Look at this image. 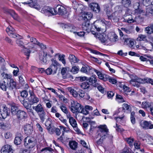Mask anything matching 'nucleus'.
I'll use <instances>...</instances> for the list:
<instances>
[{
	"instance_id": "f257e3e1",
	"label": "nucleus",
	"mask_w": 153,
	"mask_h": 153,
	"mask_svg": "<svg viewBox=\"0 0 153 153\" xmlns=\"http://www.w3.org/2000/svg\"><path fill=\"white\" fill-rule=\"evenodd\" d=\"M25 146L29 149L33 148L36 145L35 139L33 137H27L24 140Z\"/></svg>"
},
{
	"instance_id": "f03ea898",
	"label": "nucleus",
	"mask_w": 153,
	"mask_h": 153,
	"mask_svg": "<svg viewBox=\"0 0 153 153\" xmlns=\"http://www.w3.org/2000/svg\"><path fill=\"white\" fill-rule=\"evenodd\" d=\"M99 135L102 138L105 139L108 132V129L106 126L105 125H100L99 127Z\"/></svg>"
},
{
	"instance_id": "7ed1b4c3",
	"label": "nucleus",
	"mask_w": 153,
	"mask_h": 153,
	"mask_svg": "<svg viewBox=\"0 0 153 153\" xmlns=\"http://www.w3.org/2000/svg\"><path fill=\"white\" fill-rule=\"evenodd\" d=\"M54 13L55 15L58 14L60 15H65L67 13L66 9L63 6L60 5H58L55 9H54Z\"/></svg>"
},
{
	"instance_id": "20e7f679",
	"label": "nucleus",
	"mask_w": 153,
	"mask_h": 153,
	"mask_svg": "<svg viewBox=\"0 0 153 153\" xmlns=\"http://www.w3.org/2000/svg\"><path fill=\"white\" fill-rule=\"evenodd\" d=\"M6 31L8 35L11 37L13 38L18 37L19 39H22V37L19 34H17L15 32V30L11 26L7 27Z\"/></svg>"
},
{
	"instance_id": "39448f33",
	"label": "nucleus",
	"mask_w": 153,
	"mask_h": 153,
	"mask_svg": "<svg viewBox=\"0 0 153 153\" xmlns=\"http://www.w3.org/2000/svg\"><path fill=\"white\" fill-rule=\"evenodd\" d=\"M71 111L73 113H80L81 112L82 108L80 104L77 103L76 104H72L71 105Z\"/></svg>"
},
{
	"instance_id": "423d86ee",
	"label": "nucleus",
	"mask_w": 153,
	"mask_h": 153,
	"mask_svg": "<svg viewBox=\"0 0 153 153\" xmlns=\"http://www.w3.org/2000/svg\"><path fill=\"white\" fill-rule=\"evenodd\" d=\"M54 8H51L48 7H45L42 10L41 12L46 16H49L55 15V13H54Z\"/></svg>"
},
{
	"instance_id": "0eeeda50",
	"label": "nucleus",
	"mask_w": 153,
	"mask_h": 153,
	"mask_svg": "<svg viewBox=\"0 0 153 153\" xmlns=\"http://www.w3.org/2000/svg\"><path fill=\"white\" fill-rule=\"evenodd\" d=\"M30 96L28 98V101L31 105L37 103L39 102V99L36 96L34 93L32 91H30Z\"/></svg>"
},
{
	"instance_id": "6e6552de",
	"label": "nucleus",
	"mask_w": 153,
	"mask_h": 153,
	"mask_svg": "<svg viewBox=\"0 0 153 153\" xmlns=\"http://www.w3.org/2000/svg\"><path fill=\"white\" fill-rule=\"evenodd\" d=\"M6 83L7 85V89L11 91H14V90L16 89V82L13 79Z\"/></svg>"
},
{
	"instance_id": "1a4fd4ad",
	"label": "nucleus",
	"mask_w": 153,
	"mask_h": 153,
	"mask_svg": "<svg viewBox=\"0 0 153 153\" xmlns=\"http://www.w3.org/2000/svg\"><path fill=\"white\" fill-rule=\"evenodd\" d=\"M97 37L101 42L105 43V44H108L109 39L108 34L107 35L104 33H103L102 34L97 35Z\"/></svg>"
},
{
	"instance_id": "9d476101",
	"label": "nucleus",
	"mask_w": 153,
	"mask_h": 153,
	"mask_svg": "<svg viewBox=\"0 0 153 153\" xmlns=\"http://www.w3.org/2000/svg\"><path fill=\"white\" fill-rule=\"evenodd\" d=\"M39 59L41 61L42 64H47L48 62V60L47 59L46 56H50V54H48L46 52H43L42 53H39Z\"/></svg>"
},
{
	"instance_id": "9b49d317",
	"label": "nucleus",
	"mask_w": 153,
	"mask_h": 153,
	"mask_svg": "<svg viewBox=\"0 0 153 153\" xmlns=\"http://www.w3.org/2000/svg\"><path fill=\"white\" fill-rule=\"evenodd\" d=\"M51 61L52 64L50 67L53 71V74H54L56 73L58 67L59 66V64L56 60L52 59Z\"/></svg>"
},
{
	"instance_id": "f8f14e48",
	"label": "nucleus",
	"mask_w": 153,
	"mask_h": 153,
	"mask_svg": "<svg viewBox=\"0 0 153 153\" xmlns=\"http://www.w3.org/2000/svg\"><path fill=\"white\" fill-rule=\"evenodd\" d=\"M89 7L94 12L98 13L100 10V9L99 4L96 3H92L89 5Z\"/></svg>"
},
{
	"instance_id": "ddd939ff",
	"label": "nucleus",
	"mask_w": 153,
	"mask_h": 153,
	"mask_svg": "<svg viewBox=\"0 0 153 153\" xmlns=\"http://www.w3.org/2000/svg\"><path fill=\"white\" fill-rule=\"evenodd\" d=\"M82 25V27L83 30L88 32L90 31L91 28L89 21H84Z\"/></svg>"
},
{
	"instance_id": "4468645a",
	"label": "nucleus",
	"mask_w": 153,
	"mask_h": 153,
	"mask_svg": "<svg viewBox=\"0 0 153 153\" xmlns=\"http://www.w3.org/2000/svg\"><path fill=\"white\" fill-rule=\"evenodd\" d=\"M25 133L27 135L31 134L33 131V127L30 124H27L25 125L24 127Z\"/></svg>"
},
{
	"instance_id": "2eb2a0df",
	"label": "nucleus",
	"mask_w": 153,
	"mask_h": 153,
	"mask_svg": "<svg viewBox=\"0 0 153 153\" xmlns=\"http://www.w3.org/2000/svg\"><path fill=\"white\" fill-rule=\"evenodd\" d=\"M13 149L10 145H5L1 149V153H13Z\"/></svg>"
},
{
	"instance_id": "dca6fc26",
	"label": "nucleus",
	"mask_w": 153,
	"mask_h": 153,
	"mask_svg": "<svg viewBox=\"0 0 153 153\" xmlns=\"http://www.w3.org/2000/svg\"><path fill=\"white\" fill-rule=\"evenodd\" d=\"M16 115L17 117L19 120L25 119L27 117V114L26 112L22 110L17 111Z\"/></svg>"
},
{
	"instance_id": "f3484780",
	"label": "nucleus",
	"mask_w": 153,
	"mask_h": 153,
	"mask_svg": "<svg viewBox=\"0 0 153 153\" xmlns=\"http://www.w3.org/2000/svg\"><path fill=\"white\" fill-rule=\"evenodd\" d=\"M108 36L109 39V43L110 42H114L117 41L118 36L113 32H111L108 34Z\"/></svg>"
},
{
	"instance_id": "a211bd4d",
	"label": "nucleus",
	"mask_w": 153,
	"mask_h": 153,
	"mask_svg": "<svg viewBox=\"0 0 153 153\" xmlns=\"http://www.w3.org/2000/svg\"><path fill=\"white\" fill-rule=\"evenodd\" d=\"M141 126L143 128L145 129H152L153 128V125L150 122L145 121L141 124Z\"/></svg>"
},
{
	"instance_id": "6ab92c4d",
	"label": "nucleus",
	"mask_w": 153,
	"mask_h": 153,
	"mask_svg": "<svg viewBox=\"0 0 153 153\" xmlns=\"http://www.w3.org/2000/svg\"><path fill=\"white\" fill-rule=\"evenodd\" d=\"M110 19H109L112 20L114 22H117L119 20V16H118V12L116 11L111 14Z\"/></svg>"
},
{
	"instance_id": "aec40b11",
	"label": "nucleus",
	"mask_w": 153,
	"mask_h": 153,
	"mask_svg": "<svg viewBox=\"0 0 153 153\" xmlns=\"http://www.w3.org/2000/svg\"><path fill=\"white\" fill-rule=\"evenodd\" d=\"M25 1L23 2V4H28L30 7H33L36 9H38L39 7L36 3L33 1V0H25Z\"/></svg>"
},
{
	"instance_id": "412c9836",
	"label": "nucleus",
	"mask_w": 153,
	"mask_h": 153,
	"mask_svg": "<svg viewBox=\"0 0 153 153\" xmlns=\"http://www.w3.org/2000/svg\"><path fill=\"white\" fill-rule=\"evenodd\" d=\"M32 108L33 109L36 111L37 114L44 110L43 107L40 103L38 104L36 106H33Z\"/></svg>"
},
{
	"instance_id": "4be33fe9",
	"label": "nucleus",
	"mask_w": 153,
	"mask_h": 153,
	"mask_svg": "<svg viewBox=\"0 0 153 153\" xmlns=\"http://www.w3.org/2000/svg\"><path fill=\"white\" fill-rule=\"evenodd\" d=\"M2 76L3 77L4 79L3 81V83H6V82H7L8 81H10L11 78V76L10 74H5L4 72H3V74H2Z\"/></svg>"
},
{
	"instance_id": "5701e85b",
	"label": "nucleus",
	"mask_w": 153,
	"mask_h": 153,
	"mask_svg": "<svg viewBox=\"0 0 153 153\" xmlns=\"http://www.w3.org/2000/svg\"><path fill=\"white\" fill-rule=\"evenodd\" d=\"M39 118L42 122H43L46 119L47 117L46 113L45 111L38 113V114Z\"/></svg>"
},
{
	"instance_id": "b1692460",
	"label": "nucleus",
	"mask_w": 153,
	"mask_h": 153,
	"mask_svg": "<svg viewBox=\"0 0 153 153\" xmlns=\"http://www.w3.org/2000/svg\"><path fill=\"white\" fill-rule=\"evenodd\" d=\"M104 10L106 13L108 19H110L111 15V13L112 11V9L106 6L104 7Z\"/></svg>"
},
{
	"instance_id": "393cba45",
	"label": "nucleus",
	"mask_w": 153,
	"mask_h": 153,
	"mask_svg": "<svg viewBox=\"0 0 153 153\" xmlns=\"http://www.w3.org/2000/svg\"><path fill=\"white\" fill-rule=\"evenodd\" d=\"M19 100L26 108L28 107H31V104L30 103H29L27 101L25 100V99L20 97L19 98Z\"/></svg>"
},
{
	"instance_id": "a878e982",
	"label": "nucleus",
	"mask_w": 153,
	"mask_h": 153,
	"mask_svg": "<svg viewBox=\"0 0 153 153\" xmlns=\"http://www.w3.org/2000/svg\"><path fill=\"white\" fill-rule=\"evenodd\" d=\"M88 81L90 82L91 83L93 84H96L97 82H100L99 80H97V77L95 75H93L91 76L88 79Z\"/></svg>"
},
{
	"instance_id": "bb28decb",
	"label": "nucleus",
	"mask_w": 153,
	"mask_h": 153,
	"mask_svg": "<svg viewBox=\"0 0 153 153\" xmlns=\"http://www.w3.org/2000/svg\"><path fill=\"white\" fill-rule=\"evenodd\" d=\"M145 31L146 33L151 34L153 33V23L150 24L145 29Z\"/></svg>"
},
{
	"instance_id": "cd10ccee",
	"label": "nucleus",
	"mask_w": 153,
	"mask_h": 153,
	"mask_svg": "<svg viewBox=\"0 0 153 153\" xmlns=\"http://www.w3.org/2000/svg\"><path fill=\"white\" fill-rule=\"evenodd\" d=\"M124 20H123V21H124L128 23H131L133 22L134 21V20L132 18V16L131 15H128L125 16L124 18Z\"/></svg>"
},
{
	"instance_id": "c85d7f7f",
	"label": "nucleus",
	"mask_w": 153,
	"mask_h": 153,
	"mask_svg": "<svg viewBox=\"0 0 153 153\" xmlns=\"http://www.w3.org/2000/svg\"><path fill=\"white\" fill-rule=\"evenodd\" d=\"M93 16L92 14L89 12L86 13L83 17L84 21H89Z\"/></svg>"
},
{
	"instance_id": "c756f323",
	"label": "nucleus",
	"mask_w": 153,
	"mask_h": 153,
	"mask_svg": "<svg viewBox=\"0 0 153 153\" xmlns=\"http://www.w3.org/2000/svg\"><path fill=\"white\" fill-rule=\"evenodd\" d=\"M23 139V137L22 136H21V135H20L19 136H16L14 140V143L16 145L20 144Z\"/></svg>"
},
{
	"instance_id": "7c9ffc66",
	"label": "nucleus",
	"mask_w": 153,
	"mask_h": 153,
	"mask_svg": "<svg viewBox=\"0 0 153 153\" xmlns=\"http://www.w3.org/2000/svg\"><path fill=\"white\" fill-rule=\"evenodd\" d=\"M93 86L94 87H97L99 91L102 93L104 94V89L100 85V82H97V83H96V84H94Z\"/></svg>"
},
{
	"instance_id": "2f4dec72",
	"label": "nucleus",
	"mask_w": 153,
	"mask_h": 153,
	"mask_svg": "<svg viewBox=\"0 0 153 153\" xmlns=\"http://www.w3.org/2000/svg\"><path fill=\"white\" fill-rule=\"evenodd\" d=\"M69 117V122L71 125L73 127H76L77 126V124L76 120L73 117Z\"/></svg>"
},
{
	"instance_id": "473e14b6",
	"label": "nucleus",
	"mask_w": 153,
	"mask_h": 153,
	"mask_svg": "<svg viewBox=\"0 0 153 153\" xmlns=\"http://www.w3.org/2000/svg\"><path fill=\"white\" fill-rule=\"evenodd\" d=\"M23 48L22 49V51L27 56V59H28L29 58L30 54L31 52V51L28 50V48H25V47Z\"/></svg>"
},
{
	"instance_id": "72a5a7b5",
	"label": "nucleus",
	"mask_w": 153,
	"mask_h": 153,
	"mask_svg": "<svg viewBox=\"0 0 153 153\" xmlns=\"http://www.w3.org/2000/svg\"><path fill=\"white\" fill-rule=\"evenodd\" d=\"M81 87L83 89H91V88L90 87V85L89 82H86L82 83L81 85Z\"/></svg>"
},
{
	"instance_id": "f704fd0d",
	"label": "nucleus",
	"mask_w": 153,
	"mask_h": 153,
	"mask_svg": "<svg viewBox=\"0 0 153 153\" xmlns=\"http://www.w3.org/2000/svg\"><path fill=\"white\" fill-rule=\"evenodd\" d=\"M69 145L71 149L75 150L77 147V143L74 141H72L69 142Z\"/></svg>"
},
{
	"instance_id": "c9c22d12",
	"label": "nucleus",
	"mask_w": 153,
	"mask_h": 153,
	"mask_svg": "<svg viewBox=\"0 0 153 153\" xmlns=\"http://www.w3.org/2000/svg\"><path fill=\"white\" fill-rule=\"evenodd\" d=\"M21 95L18 97V99L20 97L24 99H25V98H27L28 95V92L26 90H23L20 93Z\"/></svg>"
},
{
	"instance_id": "e433bc0d",
	"label": "nucleus",
	"mask_w": 153,
	"mask_h": 153,
	"mask_svg": "<svg viewBox=\"0 0 153 153\" xmlns=\"http://www.w3.org/2000/svg\"><path fill=\"white\" fill-rule=\"evenodd\" d=\"M69 59L71 62L76 63L79 61V59L73 55H71L69 57Z\"/></svg>"
},
{
	"instance_id": "4c0bfd02",
	"label": "nucleus",
	"mask_w": 153,
	"mask_h": 153,
	"mask_svg": "<svg viewBox=\"0 0 153 153\" xmlns=\"http://www.w3.org/2000/svg\"><path fill=\"white\" fill-rule=\"evenodd\" d=\"M146 36L144 35L140 34L139 35L138 37L137 38V41H143L145 42H147Z\"/></svg>"
},
{
	"instance_id": "58836bf2",
	"label": "nucleus",
	"mask_w": 153,
	"mask_h": 153,
	"mask_svg": "<svg viewBox=\"0 0 153 153\" xmlns=\"http://www.w3.org/2000/svg\"><path fill=\"white\" fill-rule=\"evenodd\" d=\"M142 107L144 109H146L148 108L151 107V102L146 101L143 102L142 104Z\"/></svg>"
},
{
	"instance_id": "ea45409f",
	"label": "nucleus",
	"mask_w": 153,
	"mask_h": 153,
	"mask_svg": "<svg viewBox=\"0 0 153 153\" xmlns=\"http://www.w3.org/2000/svg\"><path fill=\"white\" fill-rule=\"evenodd\" d=\"M68 90L70 93L75 97H76L78 96V94L77 92L74 89L71 88H68Z\"/></svg>"
},
{
	"instance_id": "a19ab883",
	"label": "nucleus",
	"mask_w": 153,
	"mask_h": 153,
	"mask_svg": "<svg viewBox=\"0 0 153 153\" xmlns=\"http://www.w3.org/2000/svg\"><path fill=\"white\" fill-rule=\"evenodd\" d=\"M116 100L119 102H125L123 97L121 96L118 94L116 95Z\"/></svg>"
},
{
	"instance_id": "79ce46f5",
	"label": "nucleus",
	"mask_w": 153,
	"mask_h": 153,
	"mask_svg": "<svg viewBox=\"0 0 153 153\" xmlns=\"http://www.w3.org/2000/svg\"><path fill=\"white\" fill-rule=\"evenodd\" d=\"M94 71H95L97 74L100 79L102 80L104 78V74H102L100 72L98 71L97 70L95 69H93Z\"/></svg>"
},
{
	"instance_id": "37998d69",
	"label": "nucleus",
	"mask_w": 153,
	"mask_h": 153,
	"mask_svg": "<svg viewBox=\"0 0 153 153\" xmlns=\"http://www.w3.org/2000/svg\"><path fill=\"white\" fill-rule=\"evenodd\" d=\"M1 128L4 129H8L10 127V125L7 123H1Z\"/></svg>"
},
{
	"instance_id": "c03bdc74",
	"label": "nucleus",
	"mask_w": 153,
	"mask_h": 153,
	"mask_svg": "<svg viewBox=\"0 0 153 153\" xmlns=\"http://www.w3.org/2000/svg\"><path fill=\"white\" fill-rule=\"evenodd\" d=\"M53 149L50 147H45L42 149L41 150V152H44V153L47 152V153H53L51 152Z\"/></svg>"
},
{
	"instance_id": "a18cd8bd",
	"label": "nucleus",
	"mask_w": 153,
	"mask_h": 153,
	"mask_svg": "<svg viewBox=\"0 0 153 153\" xmlns=\"http://www.w3.org/2000/svg\"><path fill=\"white\" fill-rule=\"evenodd\" d=\"M60 108L63 112L67 114V116L68 118L70 116V114H68V110L67 108L64 105L61 106H60Z\"/></svg>"
},
{
	"instance_id": "49530a36",
	"label": "nucleus",
	"mask_w": 153,
	"mask_h": 153,
	"mask_svg": "<svg viewBox=\"0 0 153 153\" xmlns=\"http://www.w3.org/2000/svg\"><path fill=\"white\" fill-rule=\"evenodd\" d=\"M79 71V69L78 66H74L72 67L71 70V71L73 74L77 73Z\"/></svg>"
},
{
	"instance_id": "de8ad7c7",
	"label": "nucleus",
	"mask_w": 153,
	"mask_h": 153,
	"mask_svg": "<svg viewBox=\"0 0 153 153\" xmlns=\"http://www.w3.org/2000/svg\"><path fill=\"white\" fill-rule=\"evenodd\" d=\"M130 84L134 87H139L140 84L136 82L134 79H132L130 81Z\"/></svg>"
},
{
	"instance_id": "09e8293b",
	"label": "nucleus",
	"mask_w": 153,
	"mask_h": 153,
	"mask_svg": "<svg viewBox=\"0 0 153 153\" xmlns=\"http://www.w3.org/2000/svg\"><path fill=\"white\" fill-rule=\"evenodd\" d=\"M149 13L152 14L153 13V9H152L150 6L146 8V13L145 14L146 15H148Z\"/></svg>"
},
{
	"instance_id": "8fccbe9b",
	"label": "nucleus",
	"mask_w": 153,
	"mask_h": 153,
	"mask_svg": "<svg viewBox=\"0 0 153 153\" xmlns=\"http://www.w3.org/2000/svg\"><path fill=\"white\" fill-rule=\"evenodd\" d=\"M1 83L0 82V87L3 91H6L7 89V85L6 83Z\"/></svg>"
},
{
	"instance_id": "3c124183",
	"label": "nucleus",
	"mask_w": 153,
	"mask_h": 153,
	"mask_svg": "<svg viewBox=\"0 0 153 153\" xmlns=\"http://www.w3.org/2000/svg\"><path fill=\"white\" fill-rule=\"evenodd\" d=\"M65 56V55L63 54L61 56L60 55L59 56V60L61 61L64 64H65L66 63L65 60L64 59Z\"/></svg>"
},
{
	"instance_id": "603ef678",
	"label": "nucleus",
	"mask_w": 153,
	"mask_h": 153,
	"mask_svg": "<svg viewBox=\"0 0 153 153\" xmlns=\"http://www.w3.org/2000/svg\"><path fill=\"white\" fill-rule=\"evenodd\" d=\"M10 15L15 20H17L18 18V15L13 10H10Z\"/></svg>"
},
{
	"instance_id": "864d4df0",
	"label": "nucleus",
	"mask_w": 153,
	"mask_h": 153,
	"mask_svg": "<svg viewBox=\"0 0 153 153\" xmlns=\"http://www.w3.org/2000/svg\"><path fill=\"white\" fill-rule=\"evenodd\" d=\"M16 43L21 48H23L25 47L24 45V42L22 41L19 39H17L16 40Z\"/></svg>"
},
{
	"instance_id": "5fc2aeb1",
	"label": "nucleus",
	"mask_w": 153,
	"mask_h": 153,
	"mask_svg": "<svg viewBox=\"0 0 153 153\" xmlns=\"http://www.w3.org/2000/svg\"><path fill=\"white\" fill-rule=\"evenodd\" d=\"M55 128H52L51 127H47V129L49 132L51 134H53L55 132Z\"/></svg>"
},
{
	"instance_id": "6e6d98bb",
	"label": "nucleus",
	"mask_w": 153,
	"mask_h": 153,
	"mask_svg": "<svg viewBox=\"0 0 153 153\" xmlns=\"http://www.w3.org/2000/svg\"><path fill=\"white\" fill-rule=\"evenodd\" d=\"M134 141V139L133 138H128L126 139L127 142L131 146H133Z\"/></svg>"
},
{
	"instance_id": "4d7b16f0",
	"label": "nucleus",
	"mask_w": 153,
	"mask_h": 153,
	"mask_svg": "<svg viewBox=\"0 0 153 153\" xmlns=\"http://www.w3.org/2000/svg\"><path fill=\"white\" fill-rule=\"evenodd\" d=\"M122 30L127 34H130L132 33V30L131 29H127L125 28H121Z\"/></svg>"
},
{
	"instance_id": "13d9d810",
	"label": "nucleus",
	"mask_w": 153,
	"mask_h": 153,
	"mask_svg": "<svg viewBox=\"0 0 153 153\" xmlns=\"http://www.w3.org/2000/svg\"><path fill=\"white\" fill-rule=\"evenodd\" d=\"M123 108L124 110L126 109L128 111L130 110L131 108L130 105L126 103H124L123 104Z\"/></svg>"
},
{
	"instance_id": "bf43d9fd",
	"label": "nucleus",
	"mask_w": 153,
	"mask_h": 153,
	"mask_svg": "<svg viewBox=\"0 0 153 153\" xmlns=\"http://www.w3.org/2000/svg\"><path fill=\"white\" fill-rule=\"evenodd\" d=\"M17 107L14 106H12L11 108V112L13 114H16L17 111Z\"/></svg>"
},
{
	"instance_id": "052dcab7",
	"label": "nucleus",
	"mask_w": 153,
	"mask_h": 153,
	"mask_svg": "<svg viewBox=\"0 0 153 153\" xmlns=\"http://www.w3.org/2000/svg\"><path fill=\"white\" fill-rule=\"evenodd\" d=\"M69 68H63L61 70V73L63 75H64L68 70H69Z\"/></svg>"
},
{
	"instance_id": "680f3d73",
	"label": "nucleus",
	"mask_w": 153,
	"mask_h": 153,
	"mask_svg": "<svg viewBox=\"0 0 153 153\" xmlns=\"http://www.w3.org/2000/svg\"><path fill=\"white\" fill-rule=\"evenodd\" d=\"M78 94H79V96L81 97H84L85 96V94L84 91L82 90H79L78 91Z\"/></svg>"
},
{
	"instance_id": "e2e57ef3",
	"label": "nucleus",
	"mask_w": 153,
	"mask_h": 153,
	"mask_svg": "<svg viewBox=\"0 0 153 153\" xmlns=\"http://www.w3.org/2000/svg\"><path fill=\"white\" fill-rule=\"evenodd\" d=\"M143 5L146 7H147L150 3L149 0H143L142 2Z\"/></svg>"
},
{
	"instance_id": "0e129e2a",
	"label": "nucleus",
	"mask_w": 153,
	"mask_h": 153,
	"mask_svg": "<svg viewBox=\"0 0 153 153\" xmlns=\"http://www.w3.org/2000/svg\"><path fill=\"white\" fill-rule=\"evenodd\" d=\"M140 3L138 2L135 3L134 4V8L136 11H137L140 9Z\"/></svg>"
},
{
	"instance_id": "69168bd1",
	"label": "nucleus",
	"mask_w": 153,
	"mask_h": 153,
	"mask_svg": "<svg viewBox=\"0 0 153 153\" xmlns=\"http://www.w3.org/2000/svg\"><path fill=\"white\" fill-rule=\"evenodd\" d=\"M81 112H80V113H83L85 115H86L88 113V111L85 108H84L83 107L82 109Z\"/></svg>"
},
{
	"instance_id": "338daca9",
	"label": "nucleus",
	"mask_w": 153,
	"mask_h": 153,
	"mask_svg": "<svg viewBox=\"0 0 153 153\" xmlns=\"http://www.w3.org/2000/svg\"><path fill=\"white\" fill-rule=\"evenodd\" d=\"M45 72L47 74L50 75L52 73H53V71L50 68V67H49L46 70Z\"/></svg>"
},
{
	"instance_id": "774afa93",
	"label": "nucleus",
	"mask_w": 153,
	"mask_h": 153,
	"mask_svg": "<svg viewBox=\"0 0 153 153\" xmlns=\"http://www.w3.org/2000/svg\"><path fill=\"white\" fill-rule=\"evenodd\" d=\"M19 83L21 84L22 85H23L25 84V81L22 76H19Z\"/></svg>"
}]
</instances>
